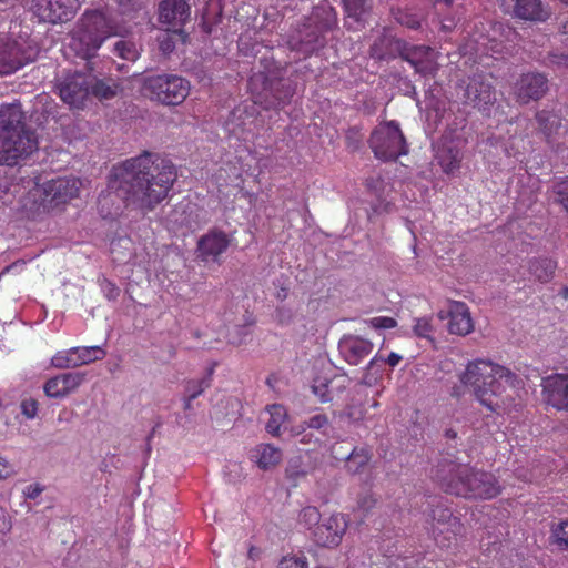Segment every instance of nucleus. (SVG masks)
Instances as JSON below:
<instances>
[{"label":"nucleus","mask_w":568,"mask_h":568,"mask_svg":"<svg viewBox=\"0 0 568 568\" xmlns=\"http://www.w3.org/2000/svg\"><path fill=\"white\" fill-rule=\"evenodd\" d=\"M434 10L437 16H446L448 10L457 12V6L454 4V0H436L434 3ZM442 30L450 31L455 27V18L443 17L440 19Z\"/></svg>","instance_id":"nucleus-37"},{"label":"nucleus","mask_w":568,"mask_h":568,"mask_svg":"<svg viewBox=\"0 0 568 568\" xmlns=\"http://www.w3.org/2000/svg\"><path fill=\"white\" fill-rule=\"evenodd\" d=\"M190 82L175 74H159L143 79L142 92L168 105L181 104L190 93Z\"/></svg>","instance_id":"nucleus-6"},{"label":"nucleus","mask_w":568,"mask_h":568,"mask_svg":"<svg viewBox=\"0 0 568 568\" xmlns=\"http://www.w3.org/2000/svg\"><path fill=\"white\" fill-rule=\"evenodd\" d=\"M160 48L164 53L171 52L173 50L174 45L169 34H165L164 39L160 40Z\"/></svg>","instance_id":"nucleus-56"},{"label":"nucleus","mask_w":568,"mask_h":568,"mask_svg":"<svg viewBox=\"0 0 568 568\" xmlns=\"http://www.w3.org/2000/svg\"><path fill=\"white\" fill-rule=\"evenodd\" d=\"M400 361L402 356L397 353H390L386 359L376 355L369 361L364 376H381L382 369L379 367V363L386 362L389 364V366L395 367L399 364Z\"/></svg>","instance_id":"nucleus-39"},{"label":"nucleus","mask_w":568,"mask_h":568,"mask_svg":"<svg viewBox=\"0 0 568 568\" xmlns=\"http://www.w3.org/2000/svg\"><path fill=\"white\" fill-rule=\"evenodd\" d=\"M369 144L375 156L384 161L407 153L404 135L395 121L379 124L372 133Z\"/></svg>","instance_id":"nucleus-9"},{"label":"nucleus","mask_w":568,"mask_h":568,"mask_svg":"<svg viewBox=\"0 0 568 568\" xmlns=\"http://www.w3.org/2000/svg\"><path fill=\"white\" fill-rule=\"evenodd\" d=\"M372 379L371 378H366V383L371 384Z\"/></svg>","instance_id":"nucleus-62"},{"label":"nucleus","mask_w":568,"mask_h":568,"mask_svg":"<svg viewBox=\"0 0 568 568\" xmlns=\"http://www.w3.org/2000/svg\"><path fill=\"white\" fill-rule=\"evenodd\" d=\"M341 356L351 365H358L373 351V343L357 335H345L338 343Z\"/></svg>","instance_id":"nucleus-23"},{"label":"nucleus","mask_w":568,"mask_h":568,"mask_svg":"<svg viewBox=\"0 0 568 568\" xmlns=\"http://www.w3.org/2000/svg\"><path fill=\"white\" fill-rule=\"evenodd\" d=\"M459 381L483 406L497 413L508 408L519 384L507 367L484 358L468 362Z\"/></svg>","instance_id":"nucleus-2"},{"label":"nucleus","mask_w":568,"mask_h":568,"mask_svg":"<svg viewBox=\"0 0 568 568\" xmlns=\"http://www.w3.org/2000/svg\"><path fill=\"white\" fill-rule=\"evenodd\" d=\"M555 270L556 263L547 257L534 260L529 265L531 275L539 282L550 281Z\"/></svg>","instance_id":"nucleus-36"},{"label":"nucleus","mask_w":568,"mask_h":568,"mask_svg":"<svg viewBox=\"0 0 568 568\" xmlns=\"http://www.w3.org/2000/svg\"><path fill=\"white\" fill-rule=\"evenodd\" d=\"M174 229L195 230L205 222L204 212L193 202L184 200L176 204L168 217Z\"/></svg>","instance_id":"nucleus-17"},{"label":"nucleus","mask_w":568,"mask_h":568,"mask_svg":"<svg viewBox=\"0 0 568 568\" xmlns=\"http://www.w3.org/2000/svg\"><path fill=\"white\" fill-rule=\"evenodd\" d=\"M14 473V467L6 458L0 457V479H6Z\"/></svg>","instance_id":"nucleus-53"},{"label":"nucleus","mask_w":568,"mask_h":568,"mask_svg":"<svg viewBox=\"0 0 568 568\" xmlns=\"http://www.w3.org/2000/svg\"><path fill=\"white\" fill-rule=\"evenodd\" d=\"M413 332L417 337L429 338L433 334L430 317L414 318Z\"/></svg>","instance_id":"nucleus-46"},{"label":"nucleus","mask_w":568,"mask_h":568,"mask_svg":"<svg viewBox=\"0 0 568 568\" xmlns=\"http://www.w3.org/2000/svg\"><path fill=\"white\" fill-rule=\"evenodd\" d=\"M209 387V378L189 381L185 385L184 408L190 409L192 402Z\"/></svg>","instance_id":"nucleus-38"},{"label":"nucleus","mask_w":568,"mask_h":568,"mask_svg":"<svg viewBox=\"0 0 568 568\" xmlns=\"http://www.w3.org/2000/svg\"><path fill=\"white\" fill-rule=\"evenodd\" d=\"M23 120L19 103L0 108V164L14 165L37 150V139Z\"/></svg>","instance_id":"nucleus-3"},{"label":"nucleus","mask_w":568,"mask_h":568,"mask_svg":"<svg viewBox=\"0 0 568 568\" xmlns=\"http://www.w3.org/2000/svg\"><path fill=\"white\" fill-rule=\"evenodd\" d=\"M11 528V521L4 509L0 508V532L4 534Z\"/></svg>","instance_id":"nucleus-55"},{"label":"nucleus","mask_w":568,"mask_h":568,"mask_svg":"<svg viewBox=\"0 0 568 568\" xmlns=\"http://www.w3.org/2000/svg\"><path fill=\"white\" fill-rule=\"evenodd\" d=\"M312 392L323 403L332 399L329 381L325 377L315 378L312 386Z\"/></svg>","instance_id":"nucleus-44"},{"label":"nucleus","mask_w":568,"mask_h":568,"mask_svg":"<svg viewBox=\"0 0 568 568\" xmlns=\"http://www.w3.org/2000/svg\"><path fill=\"white\" fill-rule=\"evenodd\" d=\"M564 34H568V23L564 26Z\"/></svg>","instance_id":"nucleus-61"},{"label":"nucleus","mask_w":568,"mask_h":568,"mask_svg":"<svg viewBox=\"0 0 568 568\" xmlns=\"http://www.w3.org/2000/svg\"><path fill=\"white\" fill-rule=\"evenodd\" d=\"M348 18L359 21L362 16L369 8V0H343Z\"/></svg>","instance_id":"nucleus-42"},{"label":"nucleus","mask_w":568,"mask_h":568,"mask_svg":"<svg viewBox=\"0 0 568 568\" xmlns=\"http://www.w3.org/2000/svg\"><path fill=\"white\" fill-rule=\"evenodd\" d=\"M282 452L271 444L257 445L253 450L251 458L261 469H270L275 467L282 460Z\"/></svg>","instance_id":"nucleus-29"},{"label":"nucleus","mask_w":568,"mask_h":568,"mask_svg":"<svg viewBox=\"0 0 568 568\" xmlns=\"http://www.w3.org/2000/svg\"><path fill=\"white\" fill-rule=\"evenodd\" d=\"M126 29L115 23L101 11L85 12L79 29L72 37L71 45L88 59L92 57L101 44L111 36H122Z\"/></svg>","instance_id":"nucleus-5"},{"label":"nucleus","mask_w":568,"mask_h":568,"mask_svg":"<svg viewBox=\"0 0 568 568\" xmlns=\"http://www.w3.org/2000/svg\"><path fill=\"white\" fill-rule=\"evenodd\" d=\"M433 526L434 538L442 547H448L450 540L462 531V524L459 519L450 513L449 509L434 510Z\"/></svg>","instance_id":"nucleus-19"},{"label":"nucleus","mask_w":568,"mask_h":568,"mask_svg":"<svg viewBox=\"0 0 568 568\" xmlns=\"http://www.w3.org/2000/svg\"><path fill=\"white\" fill-rule=\"evenodd\" d=\"M81 181L77 178H57L37 183L29 196L36 206L52 209L78 196Z\"/></svg>","instance_id":"nucleus-7"},{"label":"nucleus","mask_w":568,"mask_h":568,"mask_svg":"<svg viewBox=\"0 0 568 568\" xmlns=\"http://www.w3.org/2000/svg\"><path fill=\"white\" fill-rule=\"evenodd\" d=\"M449 475L443 478L446 490L466 498L490 499L500 493L494 475L478 471L464 464L449 466Z\"/></svg>","instance_id":"nucleus-4"},{"label":"nucleus","mask_w":568,"mask_h":568,"mask_svg":"<svg viewBox=\"0 0 568 568\" xmlns=\"http://www.w3.org/2000/svg\"><path fill=\"white\" fill-rule=\"evenodd\" d=\"M548 89L547 78L538 72L521 74L514 87V94L520 103L540 99Z\"/></svg>","instance_id":"nucleus-16"},{"label":"nucleus","mask_w":568,"mask_h":568,"mask_svg":"<svg viewBox=\"0 0 568 568\" xmlns=\"http://www.w3.org/2000/svg\"><path fill=\"white\" fill-rule=\"evenodd\" d=\"M247 328L244 327L241 329V335L240 336H230V343L232 344H235V345H240L244 342V337L247 335Z\"/></svg>","instance_id":"nucleus-58"},{"label":"nucleus","mask_w":568,"mask_h":568,"mask_svg":"<svg viewBox=\"0 0 568 568\" xmlns=\"http://www.w3.org/2000/svg\"><path fill=\"white\" fill-rule=\"evenodd\" d=\"M21 412L27 418H34L38 413L37 400L29 398L21 403Z\"/></svg>","instance_id":"nucleus-51"},{"label":"nucleus","mask_w":568,"mask_h":568,"mask_svg":"<svg viewBox=\"0 0 568 568\" xmlns=\"http://www.w3.org/2000/svg\"><path fill=\"white\" fill-rule=\"evenodd\" d=\"M436 158L446 173H453L459 168L460 151L454 143L440 142L436 150Z\"/></svg>","instance_id":"nucleus-30"},{"label":"nucleus","mask_w":568,"mask_h":568,"mask_svg":"<svg viewBox=\"0 0 568 568\" xmlns=\"http://www.w3.org/2000/svg\"><path fill=\"white\" fill-rule=\"evenodd\" d=\"M186 0H162L159 6V21L168 29L179 30L190 18Z\"/></svg>","instance_id":"nucleus-20"},{"label":"nucleus","mask_w":568,"mask_h":568,"mask_svg":"<svg viewBox=\"0 0 568 568\" xmlns=\"http://www.w3.org/2000/svg\"><path fill=\"white\" fill-rule=\"evenodd\" d=\"M368 323L373 328H376V329L394 328L397 324L394 318L387 317V316H378V317L371 318L368 321Z\"/></svg>","instance_id":"nucleus-50"},{"label":"nucleus","mask_w":568,"mask_h":568,"mask_svg":"<svg viewBox=\"0 0 568 568\" xmlns=\"http://www.w3.org/2000/svg\"><path fill=\"white\" fill-rule=\"evenodd\" d=\"M561 2L568 4V0H560Z\"/></svg>","instance_id":"nucleus-64"},{"label":"nucleus","mask_w":568,"mask_h":568,"mask_svg":"<svg viewBox=\"0 0 568 568\" xmlns=\"http://www.w3.org/2000/svg\"><path fill=\"white\" fill-rule=\"evenodd\" d=\"M74 357L73 367L90 364L105 356V352L100 346L72 347Z\"/></svg>","instance_id":"nucleus-35"},{"label":"nucleus","mask_w":568,"mask_h":568,"mask_svg":"<svg viewBox=\"0 0 568 568\" xmlns=\"http://www.w3.org/2000/svg\"><path fill=\"white\" fill-rule=\"evenodd\" d=\"M83 373H65L48 379L43 386V390L48 397L63 398L74 393L84 382Z\"/></svg>","instance_id":"nucleus-22"},{"label":"nucleus","mask_w":568,"mask_h":568,"mask_svg":"<svg viewBox=\"0 0 568 568\" xmlns=\"http://www.w3.org/2000/svg\"><path fill=\"white\" fill-rule=\"evenodd\" d=\"M439 320H448L450 334L465 336L474 331L468 306L463 302H449L446 310L438 312Z\"/></svg>","instance_id":"nucleus-15"},{"label":"nucleus","mask_w":568,"mask_h":568,"mask_svg":"<svg viewBox=\"0 0 568 568\" xmlns=\"http://www.w3.org/2000/svg\"><path fill=\"white\" fill-rule=\"evenodd\" d=\"M545 400L559 410H568V374H552L542 379Z\"/></svg>","instance_id":"nucleus-18"},{"label":"nucleus","mask_w":568,"mask_h":568,"mask_svg":"<svg viewBox=\"0 0 568 568\" xmlns=\"http://www.w3.org/2000/svg\"><path fill=\"white\" fill-rule=\"evenodd\" d=\"M88 80L90 81L89 91L90 94L100 99L108 100L115 97L120 90V85L112 79H98L94 75L87 74Z\"/></svg>","instance_id":"nucleus-32"},{"label":"nucleus","mask_w":568,"mask_h":568,"mask_svg":"<svg viewBox=\"0 0 568 568\" xmlns=\"http://www.w3.org/2000/svg\"><path fill=\"white\" fill-rule=\"evenodd\" d=\"M230 245L227 234L219 230H212L205 235L201 236L197 242L199 256L203 261H219Z\"/></svg>","instance_id":"nucleus-24"},{"label":"nucleus","mask_w":568,"mask_h":568,"mask_svg":"<svg viewBox=\"0 0 568 568\" xmlns=\"http://www.w3.org/2000/svg\"><path fill=\"white\" fill-rule=\"evenodd\" d=\"M89 84L87 74L74 73L60 83L59 94L71 108L80 109L90 95Z\"/></svg>","instance_id":"nucleus-14"},{"label":"nucleus","mask_w":568,"mask_h":568,"mask_svg":"<svg viewBox=\"0 0 568 568\" xmlns=\"http://www.w3.org/2000/svg\"><path fill=\"white\" fill-rule=\"evenodd\" d=\"M555 193L559 203L568 211V179L558 182L555 185Z\"/></svg>","instance_id":"nucleus-49"},{"label":"nucleus","mask_w":568,"mask_h":568,"mask_svg":"<svg viewBox=\"0 0 568 568\" xmlns=\"http://www.w3.org/2000/svg\"><path fill=\"white\" fill-rule=\"evenodd\" d=\"M312 39H308L311 36L307 33L301 41V50L304 52H312L317 48V44L320 43L318 36H315L312 31Z\"/></svg>","instance_id":"nucleus-52"},{"label":"nucleus","mask_w":568,"mask_h":568,"mask_svg":"<svg viewBox=\"0 0 568 568\" xmlns=\"http://www.w3.org/2000/svg\"><path fill=\"white\" fill-rule=\"evenodd\" d=\"M460 88L463 103L480 112H486L496 101L494 87L485 74L480 73L468 78Z\"/></svg>","instance_id":"nucleus-11"},{"label":"nucleus","mask_w":568,"mask_h":568,"mask_svg":"<svg viewBox=\"0 0 568 568\" xmlns=\"http://www.w3.org/2000/svg\"><path fill=\"white\" fill-rule=\"evenodd\" d=\"M499 3L505 11L513 8L515 16L523 20L545 21L549 17L540 0H499Z\"/></svg>","instance_id":"nucleus-25"},{"label":"nucleus","mask_w":568,"mask_h":568,"mask_svg":"<svg viewBox=\"0 0 568 568\" xmlns=\"http://www.w3.org/2000/svg\"><path fill=\"white\" fill-rule=\"evenodd\" d=\"M104 290L108 298L110 300L115 298L119 294V288L111 283H108Z\"/></svg>","instance_id":"nucleus-57"},{"label":"nucleus","mask_w":568,"mask_h":568,"mask_svg":"<svg viewBox=\"0 0 568 568\" xmlns=\"http://www.w3.org/2000/svg\"><path fill=\"white\" fill-rule=\"evenodd\" d=\"M38 53L39 49L36 42L28 38H0V75L16 72L33 61Z\"/></svg>","instance_id":"nucleus-8"},{"label":"nucleus","mask_w":568,"mask_h":568,"mask_svg":"<svg viewBox=\"0 0 568 568\" xmlns=\"http://www.w3.org/2000/svg\"><path fill=\"white\" fill-rule=\"evenodd\" d=\"M490 32L491 34L487 36L483 32L474 33L471 39L460 47V54L463 57L468 55L469 60L473 59V57H481L484 54H501L504 50H506V45L497 36L505 37L507 40H509L511 36L515 37V32L510 28L505 29L501 23L491 26Z\"/></svg>","instance_id":"nucleus-10"},{"label":"nucleus","mask_w":568,"mask_h":568,"mask_svg":"<svg viewBox=\"0 0 568 568\" xmlns=\"http://www.w3.org/2000/svg\"><path fill=\"white\" fill-rule=\"evenodd\" d=\"M462 394H463V387L462 386H456V387L453 388V392H452L453 396L459 397Z\"/></svg>","instance_id":"nucleus-60"},{"label":"nucleus","mask_w":568,"mask_h":568,"mask_svg":"<svg viewBox=\"0 0 568 568\" xmlns=\"http://www.w3.org/2000/svg\"><path fill=\"white\" fill-rule=\"evenodd\" d=\"M267 412L270 419L266 423V429L273 436H280L282 432H286L288 427L285 425L287 419L286 409L280 404L268 406Z\"/></svg>","instance_id":"nucleus-33"},{"label":"nucleus","mask_w":568,"mask_h":568,"mask_svg":"<svg viewBox=\"0 0 568 568\" xmlns=\"http://www.w3.org/2000/svg\"><path fill=\"white\" fill-rule=\"evenodd\" d=\"M278 568H308V560L302 552L286 555L280 560Z\"/></svg>","instance_id":"nucleus-45"},{"label":"nucleus","mask_w":568,"mask_h":568,"mask_svg":"<svg viewBox=\"0 0 568 568\" xmlns=\"http://www.w3.org/2000/svg\"><path fill=\"white\" fill-rule=\"evenodd\" d=\"M43 491V487L39 484H31L28 485L23 489V495L29 499H36L40 496V494Z\"/></svg>","instance_id":"nucleus-54"},{"label":"nucleus","mask_w":568,"mask_h":568,"mask_svg":"<svg viewBox=\"0 0 568 568\" xmlns=\"http://www.w3.org/2000/svg\"><path fill=\"white\" fill-rule=\"evenodd\" d=\"M313 430L317 432L315 436L316 442L328 439L333 436V427L331 426L326 415L316 414L312 416L307 422L290 428L292 436H301L302 443H310L312 440Z\"/></svg>","instance_id":"nucleus-21"},{"label":"nucleus","mask_w":568,"mask_h":568,"mask_svg":"<svg viewBox=\"0 0 568 568\" xmlns=\"http://www.w3.org/2000/svg\"><path fill=\"white\" fill-rule=\"evenodd\" d=\"M17 266H18V263H12V264L8 265L7 267H4V268L1 271V273H0V278H1L3 275H6V274H8V273L12 272Z\"/></svg>","instance_id":"nucleus-59"},{"label":"nucleus","mask_w":568,"mask_h":568,"mask_svg":"<svg viewBox=\"0 0 568 568\" xmlns=\"http://www.w3.org/2000/svg\"><path fill=\"white\" fill-rule=\"evenodd\" d=\"M407 61L416 72L433 75L437 70V53L429 47H415L406 54Z\"/></svg>","instance_id":"nucleus-26"},{"label":"nucleus","mask_w":568,"mask_h":568,"mask_svg":"<svg viewBox=\"0 0 568 568\" xmlns=\"http://www.w3.org/2000/svg\"><path fill=\"white\" fill-rule=\"evenodd\" d=\"M551 542L560 549L568 548V521H561L551 529Z\"/></svg>","instance_id":"nucleus-43"},{"label":"nucleus","mask_w":568,"mask_h":568,"mask_svg":"<svg viewBox=\"0 0 568 568\" xmlns=\"http://www.w3.org/2000/svg\"><path fill=\"white\" fill-rule=\"evenodd\" d=\"M348 521L343 514H332L322 519L321 524L313 530V539L318 546L336 547L347 529Z\"/></svg>","instance_id":"nucleus-13"},{"label":"nucleus","mask_w":568,"mask_h":568,"mask_svg":"<svg viewBox=\"0 0 568 568\" xmlns=\"http://www.w3.org/2000/svg\"><path fill=\"white\" fill-rule=\"evenodd\" d=\"M397 21L410 29H417L420 26V19L417 13L413 11L399 12Z\"/></svg>","instance_id":"nucleus-48"},{"label":"nucleus","mask_w":568,"mask_h":568,"mask_svg":"<svg viewBox=\"0 0 568 568\" xmlns=\"http://www.w3.org/2000/svg\"><path fill=\"white\" fill-rule=\"evenodd\" d=\"M114 53L128 61H135L139 55V48L138 45L131 41V40H120L114 44Z\"/></svg>","instance_id":"nucleus-40"},{"label":"nucleus","mask_w":568,"mask_h":568,"mask_svg":"<svg viewBox=\"0 0 568 568\" xmlns=\"http://www.w3.org/2000/svg\"><path fill=\"white\" fill-rule=\"evenodd\" d=\"M336 24V12L331 3L326 0L315 7L312 16L308 18V24L305 31L314 28L316 32L323 33L332 29Z\"/></svg>","instance_id":"nucleus-27"},{"label":"nucleus","mask_w":568,"mask_h":568,"mask_svg":"<svg viewBox=\"0 0 568 568\" xmlns=\"http://www.w3.org/2000/svg\"><path fill=\"white\" fill-rule=\"evenodd\" d=\"M74 357L72 348L57 352L51 358V364L55 368H70L73 367Z\"/></svg>","instance_id":"nucleus-47"},{"label":"nucleus","mask_w":568,"mask_h":568,"mask_svg":"<svg viewBox=\"0 0 568 568\" xmlns=\"http://www.w3.org/2000/svg\"><path fill=\"white\" fill-rule=\"evenodd\" d=\"M537 122L549 143H556L559 138L567 133L566 125L562 124L560 116L556 113L541 111L537 113Z\"/></svg>","instance_id":"nucleus-28"},{"label":"nucleus","mask_w":568,"mask_h":568,"mask_svg":"<svg viewBox=\"0 0 568 568\" xmlns=\"http://www.w3.org/2000/svg\"><path fill=\"white\" fill-rule=\"evenodd\" d=\"M84 0H36L34 13L43 22L58 23L70 20Z\"/></svg>","instance_id":"nucleus-12"},{"label":"nucleus","mask_w":568,"mask_h":568,"mask_svg":"<svg viewBox=\"0 0 568 568\" xmlns=\"http://www.w3.org/2000/svg\"><path fill=\"white\" fill-rule=\"evenodd\" d=\"M153 164L152 154L144 153L114 166L110 174L109 189L130 204L153 209L166 197L176 180V171L171 162L162 160L155 168L156 173L150 172Z\"/></svg>","instance_id":"nucleus-1"},{"label":"nucleus","mask_w":568,"mask_h":568,"mask_svg":"<svg viewBox=\"0 0 568 568\" xmlns=\"http://www.w3.org/2000/svg\"><path fill=\"white\" fill-rule=\"evenodd\" d=\"M298 521L306 529H308L313 532L315 527L318 526L322 521L321 514L316 507H313V506L304 507L300 513Z\"/></svg>","instance_id":"nucleus-41"},{"label":"nucleus","mask_w":568,"mask_h":568,"mask_svg":"<svg viewBox=\"0 0 568 568\" xmlns=\"http://www.w3.org/2000/svg\"><path fill=\"white\" fill-rule=\"evenodd\" d=\"M565 296H568V288L565 290Z\"/></svg>","instance_id":"nucleus-63"},{"label":"nucleus","mask_w":568,"mask_h":568,"mask_svg":"<svg viewBox=\"0 0 568 568\" xmlns=\"http://www.w3.org/2000/svg\"><path fill=\"white\" fill-rule=\"evenodd\" d=\"M332 454L334 458L343 460H347L348 468L352 471H359L363 466H365L369 460V454L365 448H353L349 453L341 454L337 452V448L334 446L332 448Z\"/></svg>","instance_id":"nucleus-34"},{"label":"nucleus","mask_w":568,"mask_h":568,"mask_svg":"<svg viewBox=\"0 0 568 568\" xmlns=\"http://www.w3.org/2000/svg\"><path fill=\"white\" fill-rule=\"evenodd\" d=\"M260 81L258 77H254L250 81V88L252 92L255 91V87L257 82ZM290 92L286 91L285 94L282 95H275L273 94V89L265 87L263 89V92L260 93H253L254 97V103L263 105L264 109H271V108H277L282 106L286 103V98L288 97Z\"/></svg>","instance_id":"nucleus-31"}]
</instances>
